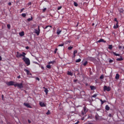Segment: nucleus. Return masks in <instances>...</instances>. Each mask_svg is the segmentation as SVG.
Returning a JSON list of instances; mask_svg holds the SVG:
<instances>
[{
    "instance_id": "obj_1",
    "label": "nucleus",
    "mask_w": 124,
    "mask_h": 124,
    "mask_svg": "<svg viewBox=\"0 0 124 124\" xmlns=\"http://www.w3.org/2000/svg\"><path fill=\"white\" fill-rule=\"evenodd\" d=\"M14 87L15 88H18V89H23L24 88V85H23V83H19L18 82H16L15 84L14 85Z\"/></svg>"
},
{
    "instance_id": "obj_2",
    "label": "nucleus",
    "mask_w": 124,
    "mask_h": 124,
    "mask_svg": "<svg viewBox=\"0 0 124 124\" xmlns=\"http://www.w3.org/2000/svg\"><path fill=\"white\" fill-rule=\"evenodd\" d=\"M22 60L24 61L27 65H30L31 64V62L30 61V59H29V58H26V56H25V57L22 58Z\"/></svg>"
},
{
    "instance_id": "obj_3",
    "label": "nucleus",
    "mask_w": 124,
    "mask_h": 124,
    "mask_svg": "<svg viewBox=\"0 0 124 124\" xmlns=\"http://www.w3.org/2000/svg\"><path fill=\"white\" fill-rule=\"evenodd\" d=\"M26 53L22 52V54L20 53L19 52H16V58H21V57H23V58H25V56H26Z\"/></svg>"
},
{
    "instance_id": "obj_4",
    "label": "nucleus",
    "mask_w": 124,
    "mask_h": 124,
    "mask_svg": "<svg viewBox=\"0 0 124 124\" xmlns=\"http://www.w3.org/2000/svg\"><path fill=\"white\" fill-rule=\"evenodd\" d=\"M106 91H107V92H110L111 91V87H107V86L105 85L104 86V91L105 92Z\"/></svg>"
},
{
    "instance_id": "obj_5",
    "label": "nucleus",
    "mask_w": 124,
    "mask_h": 124,
    "mask_svg": "<svg viewBox=\"0 0 124 124\" xmlns=\"http://www.w3.org/2000/svg\"><path fill=\"white\" fill-rule=\"evenodd\" d=\"M34 32L37 34V35H39L40 33V29L39 28V26L38 27V30L34 29Z\"/></svg>"
},
{
    "instance_id": "obj_6",
    "label": "nucleus",
    "mask_w": 124,
    "mask_h": 124,
    "mask_svg": "<svg viewBox=\"0 0 124 124\" xmlns=\"http://www.w3.org/2000/svg\"><path fill=\"white\" fill-rule=\"evenodd\" d=\"M15 82L13 81H10L9 82H8L6 83V85H7V86H14V85H15Z\"/></svg>"
},
{
    "instance_id": "obj_7",
    "label": "nucleus",
    "mask_w": 124,
    "mask_h": 124,
    "mask_svg": "<svg viewBox=\"0 0 124 124\" xmlns=\"http://www.w3.org/2000/svg\"><path fill=\"white\" fill-rule=\"evenodd\" d=\"M23 104L24 106H26V107H27L28 108H32L31 106L29 103H24Z\"/></svg>"
},
{
    "instance_id": "obj_8",
    "label": "nucleus",
    "mask_w": 124,
    "mask_h": 124,
    "mask_svg": "<svg viewBox=\"0 0 124 124\" xmlns=\"http://www.w3.org/2000/svg\"><path fill=\"white\" fill-rule=\"evenodd\" d=\"M61 32H62V30L60 29V28H57V32H56L57 34L58 35H60Z\"/></svg>"
},
{
    "instance_id": "obj_9",
    "label": "nucleus",
    "mask_w": 124,
    "mask_h": 124,
    "mask_svg": "<svg viewBox=\"0 0 124 124\" xmlns=\"http://www.w3.org/2000/svg\"><path fill=\"white\" fill-rule=\"evenodd\" d=\"M39 105L41 106V107H46V105L44 103H43L41 101L39 102Z\"/></svg>"
},
{
    "instance_id": "obj_10",
    "label": "nucleus",
    "mask_w": 124,
    "mask_h": 124,
    "mask_svg": "<svg viewBox=\"0 0 124 124\" xmlns=\"http://www.w3.org/2000/svg\"><path fill=\"white\" fill-rule=\"evenodd\" d=\"M24 70L25 71V72L27 73V75H31V73H30V71H29V70H27V69H24Z\"/></svg>"
},
{
    "instance_id": "obj_11",
    "label": "nucleus",
    "mask_w": 124,
    "mask_h": 124,
    "mask_svg": "<svg viewBox=\"0 0 124 124\" xmlns=\"http://www.w3.org/2000/svg\"><path fill=\"white\" fill-rule=\"evenodd\" d=\"M97 42L98 43H100V42H103L104 43H106V41L104 40V39L101 38V39L99 40Z\"/></svg>"
},
{
    "instance_id": "obj_12",
    "label": "nucleus",
    "mask_w": 124,
    "mask_h": 124,
    "mask_svg": "<svg viewBox=\"0 0 124 124\" xmlns=\"http://www.w3.org/2000/svg\"><path fill=\"white\" fill-rule=\"evenodd\" d=\"M116 61L118 62H122V61H124V58L122 56H120V58H117Z\"/></svg>"
},
{
    "instance_id": "obj_13",
    "label": "nucleus",
    "mask_w": 124,
    "mask_h": 124,
    "mask_svg": "<svg viewBox=\"0 0 124 124\" xmlns=\"http://www.w3.org/2000/svg\"><path fill=\"white\" fill-rule=\"evenodd\" d=\"M43 89H45L44 92L46 93V94H48V92H49V90H48V89L43 87Z\"/></svg>"
},
{
    "instance_id": "obj_14",
    "label": "nucleus",
    "mask_w": 124,
    "mask_h": 124,
    "mask_svg": "<svg viewBox=\"0 0 124 124\" xmlns=\"http://www.w3.org/2000/svg\"><path fill=\"white\" fill-rule=\"evenodd\" d=\"M90 88L91 91H94L96 89L94 86H90Z\"/></svg>"
},
{
    "instance_id": "obj_15",
    "label": "nucleus",
    "mask_w": 124,
    "mask_h": 124,
    "mask_svg": "<svg viewBox=\"0 0 124 124\" xmlns=\"http://www.w3.org/2000/svg\"><path fill=\"white\" fill-rule=\"evenodd\" d=\"M118 28H119V22H117L116 25L113 26V28L115 29H118Z\"/></svg>"
},
{
    "instance_id": "obj_16",
    "label": "nucleus",
    "mask_w": 124,
    "mask_h": 124,
    "mask_svg": "<svg viewBox=\"0 0 124 124\" xmlns=\"http://www.w3.org/2000/svg\"><path fill=\"white\" fill-rule=\"evenodd\" d=\"M83 111L84 113H87L88 112V109L87 108V107H83Z\"/></svg>"
},
{
    "instance_id": "obj_17",
    "label": "nucleus",
    "mask_w": 124,
    "mask_h": 124,
    "mask_svg": "<svg viewBox=\"0 0 124 124\" xmlns=\"http://www.w3.org/2000/svg\"><path fill=\"white\" fill-rule=\"evenodd\" d=\"M115 79L116 80H119V79H120V75H119V74H116L115 76Z\"/></svg>"
},
{
    "instance_id": "obj_18",
    "label": "nucleus",
    "mask_w": 124,
    "mask_h": 124,
    "mask_svg": "<svg viewBox=\"0 0 124 124\" xmlns=\"http://www.w3.org/2000/svg\"><path fill=\"white\" fill-rule=\"evenodd\" d=\"M105 109L107 110V111H109L110 110V107L109 106H108V105L106 106Z\"/></svg>"
},
{
    "instance_id": "obj_19",
    "label": "nucleus",
    "mask_w": 124,
    "mask_h": 124,
    "mask_svg": "<svg viewBox=\"0 0 124 124\" xmlns=\"http://www.w3.org/2000/svg\"><path fill=\"white\" fill-rule=\"evenodd\" d=\"M112 53L114 55V56H116V57H120V54L116 53L115 52H112Z\"/></svg>"
},
{
    "instance_id": "obj_20",
    "label": "nucleus",
    "mask_w": 124,
    "mask_h": 124,
    "mask_svg": "<svg viewBox=\"0 0 124 124\" xmlns=\"http://www.w3.org/2000/svg\"><path fill=\"white\" fill-rule=\"evenodd\" d=\"M19 35L20 36H24V35H25V32L24 31L19 32Z\"/></svg>"
},
{
    "instance_id": "obj_21",
    "label": "nucleus",
    "mask_w": 124,
    "mask_h": 124,
    "mask_svg": "<svg viewBox=\"0 0 124 124\" xmlns=\"http://www.w3.org/2000/svg\"><path fill=\"white\" fill-rule=\"evenodd\" d=\"M67 75H70V76H73V73H71V72L68 71Z\"/></svg>"
},
{
    "instance_id": "obj_22",
    "label": "nucleus",
    "mask_w": 124,
    "mask_h": 124,
    "mask_svg": "<svg viewBox=\"0 0 124 124\" xmlns=\"http://www.w3.org/2000/svg\"><path fill=\"white\" fill-rule=\"evenodd\" d=\"M55 62H56V61H50L49 62H48V64H54V63H55Z\"/></svg>"
},
{
    "instance_id": "obj_23",
    "label": "nucleus",
    "mask_w": 124,
    "mask_h": 124,
    "mask_svg": "<svg viewBox=\"0 0 124 124\" xmlns=\"http://www.w3.org/2000/svg\"><path fill=\"white\" fill-rule=\"evenodd\" d=\"M119 11L120 13H124V9L120 8L119 9Z\"/></svg>"
},
{
    "instance_id": "obj_24",
    "label": "nucleus",
    "mask_w": 124,
    "mask_h": 124,
    "mask_svg": "<svg viewBox=\"0 0 124 124\" xmlns=\"http://www.w3.org/2000/svg\"><path fill=\"white\" fill-rule=\"evenodd\" d=\"M32 19H33V17H32V16H31V18H29L27 19V21L28 22H31V21H32Z\"/></svg>"
},
{
    "instance_id": "obj_25",
    "label": "nucleus",
    "mask_w": 124,
    "mask_h": 124,
    "mask_svg": "<svg viewBox=\"0 0 124 124\" xmlns=\"http://www.w3.org/2000/svg\"><path fill=\"white\" fill-rule=\"evenodd\" d=\"M100 101L101 102V105H102L103 104H104V103H105V102H106V100H102V99H101Z\"/></svg>"
},
{
    "instance_id": "obj_26",
    "label": "nucleus",
    "mask_w": 124,
    "mask_h": 124,
    "mask_svg": "<svg viewBox=\"0 0 124 124\" xmlns=\"http://www.w3.org/2000/svg\"><path fill=\"white\" fill-rule=\"evenodd\" d=\"M112 48H113V45H110L108 46V49H109L110 50H112Z\"/></svg>"
},
{
    "instance_id": "obj_27",
    "label": "nucleus",
    "mask_w": 124,
    "mask_h": 124,
    "mask_svg": "<svg viewBox=\"0 0 124 124\" xmlns=\"http://www.w3.org/2000/svg\"><path fill=\"white\" fill-rule=\"evenodd\" d=\"M21 16L22 17H23L24 18H25V17H26V16H27V15L25 13H23L21 14Z\"/></svg>"
},
{
    "instance_id": "obj_28",
    "label": "nucleus",
    "mask_w": 124,
    "mask_h": 124,
    "mask_svg": "<svg viewBox=\"0 0 124 124\" xmlns=\"http://www.w3.org/2000/svg\"><path fill=\"white\" fill-rule=\"evenodd\" d=\"M85 114H86V113H85L84 110H82V111H81L82 116H84V115H85Z\"/></svg>"
},
{
    "instance_id": "obj_29",
    "label": "nucleus",
    "mask_w": 124,
    "mask_h": 124,
    "mask_svg": "<svg viewBox=\"0 0 124 124\" xmlns=\"http://www.w3.org/2000/svg\"><path fill=\"white\" fill-rule=\"evenodd\" d=\"M81 62V59H77V60L76 61V62Z\"/></svg>"
},
{
    "instance_id": "obj_30",
    "label": "nucleus",
    "mask_w": 124,
    "mask_h": 124,
    "mask_svg": "<svg viewBox=\"0 0 124 124\" xmlns=\"http://www.w3.org/2000/svg\"><path fill=\"white\" fill-rule=\"evenodd\" d=\"M51 114V112H50L49 110H47V112L46 113V115H50Z\"/></svg>"
},
{
    "instance_id": "obj_31",
    "label": "nucleus",
    "mask_w": 124,
    "mask_h": 124,
    "mask_svg": "<svg viewBox=\"0 0 124 124\" xmlns=\"http://www.w3.org/2000/svg\"><path fill=\"white\" fill-rule=\"evenodd\" d=\"M7 27L9 30H10V28H11V26H10V24H7Z\"/></svg>"
},
{
    "instance_id": "obj_32",
    "label": "nucleus",
    "mask_w": 124,
    "mask_h": 124,
    "mask_svg": "<svg viewBox=\"0 0 124 124\" xmlns=\"http://www.w3.org/2000/svg\"><path fill=\"white\" fill-rule=\"evenodd\" d=\"M87 64H88V61H86V62L83 63L84 66H86V65H87Z\"/></svg>"
},
{
    "instance_id": "obj_33",
    "label": "nucleus",
    "mask_w": 124,
    "mask_h": 124,
    "mask_svg": "<svg viewBox=\"0 0 124 124\" xmlns=\"http://www.w3.org/2000/svg\"><path fill=\"white\" fill-rule=\"evenodd\" d=\"M100 79H104V76L103 75H102L100 77Z\"/></svg>"
},
{
    "instance_id": "obj_34",
    "label": "nucleus",
    "mask_w": 124,
    "mask_h": 124,
    "mask_svg": "<svg viewBox=\"0 0 124 124\" xmlns=\"http://www.w3.org/2000/svg\"><path fill=\"white\" fill-rule=\"evenodd\" d=\"M74 4L75 5V6H78V3H77V2H74Z\"/></svg>"
},
{
    "instance_id": "obj_35",
    "label": "nucleus",
    "mask_w": 124,
    "mask_h": 124,
    "mask_svg": "<svg viewBox=\"0 0 124 124\" xmlns=\"http://www.w3.org/2000/svg\"><path fill=\"white\" fill-rule=\"evenodd\" d=\"M73 48V46H69L68 47V50H72V48Z\"/></svg>"
},
{
    "instance_id": "obj_36",
    "label": "nucleus",
    "mask_w": 124,
    "mask_h": 124,
    "mask_svg": "<svg viewBox=\"0 0 124 124\" xmlns=\"http://www.w3.org/2000/svg\"><path fill=\"white\" fill-rule=\"evenodd\" d=\"M46 67H47V68H48V69H50V68H51V65H46Z\"/></svg>"
},
{
    "instance_id": "obj_37",
    "label": "nucleus",
    "mask_w": 124,
    "mask_h": 124,
    "mask_svg": "<svg viewBox=\"0 0 124 124\" xmlns=\"http://www.w3.org/2000/svg\"><path fill=\"white\" fill-rule=\"evenodd\" d=\"M77 53H78V51L77 50H74V53L73 55H75L76 54H77Z\"/></svg>"
},
{
    "instance_id": "obj_38",
    "label": "nucleus",
    "mask_w": 124,
    "mask_h": 124,
    "mask_svg": "<svg viewBox=\"0 0 124 124\" xmlns=\"http://www.w3.org/2000/svg\"><path fill=\"white\" fill-rule=\"evenodd\" d=\"M97 96V94H94L92 96V97H96Z\"/></svg>"
},
{
    "instance_id": "obj_39",
    "label": "nucleus",
    "mask_w": 124,
    "mask_h": 124,
    "mask_svg": "<svg viewBox=\"0 0 124 124\" xmlns=\"http://www.w3.org/2000/svg\"><path fill=\"white\" fill-rule=\"evenodd\" d=\"M63 45H64V44H60V45H59V47H62V46H63Z\"/></svg>"
},
{
    "instance_id": "obj_40",
    "label": "nucleus",
    "mask_w": 124,
    "mask_h": 124,
    "mask_svg": "<svg viewBox=\"0 0 124 124\" xmlns=\"http://www.w3.org/2000/svg\"><path fill=\"white\" fill-rule=\"evenodd\" d=\"M24 10H25V8H22L21 9L20 13H22V12H23V11H24Z\"/></svg>"
},
{
    "instance_id": "obj_41",
    "label": "nucleus",
    "mask_w": 124,
    "mask_h": 124,
    "mask_svg": "<svg viewBox=\"0 0 124 124\" xmlns=\"http://www.w3.org/2000/svg\"><path fill=\"white\" fill-rule=\"evenodd\" d=\"M57 51H58V48H55L54 50V54H57Z\"/></svg>"
},
{
    "instance_id": "obj_42",
    "label": "nucleus",
    "mask_w": 124,
    "mask_h": 124,
    "mask_svg": "<svg viewBox=\"0 0 124 124\" xmlns=\"http://www.w3.org/2000/svg\"><path fill=\"white\" fill-rule=\"evenodd\" d=\"M46 10H47V8H44L43 10V12H45V11H46Z\"/></svg>"
},
{
    "instance_id": "obj_43",
    "label": "nucleus",
    "mask_w": 124,
    "mask_h": 124,
    "mask_svg": "<svg viewBox=\"0 0 124 124\" xmlns=\"http://www.w3.org/2000/svg\"><path fill=\"white\" fill-rule=\"evenodd\" d=\"M113 62V60H111V59H110L109 61V62L110 63Z\"/></svg>"
},
{
    "instance_id": "obj_44",
    "label": "nucleus",
    "mask_w": 124,
    "mask_h": 124,
    "mask_svg": "<svg viewBox=\"0 0 124 124\" xmlns=\"http://www.w3.org/2000/svg\"><path fill=\"white\" fill-rule=\"evenodd\" d=\"M36 79L37 80V81H40V79L39 78H38V77H37V78H36Z\"/></svg>"
},
{
    "instance_id": "obj_45",
    "label": "nucleus",
    "mask_w": 124,
    "mask_h": 124,
    "mask_svg": "<svg viewBox=\"0 0 124 124\" xmlns=\"http://www.w3.org/2000/svg\"><path fill=\"white\" fill-rule=\"evenodd\" d=\"M114 21H115V22H117V23H118V20L117 19V18H114Z\"/></svg>"
},
{
    "instance_id": "obj_46",
    "label": "nucleus",
    "mask_w": 124,
    "mask_h": 124,
    "mask_svg": "<svg viewBox=\"0 0 124 124\" xmlns=\"http://www.w3.org/2000/svg\"><path fill=\"white\" fill-rule=\"evenodd\" d=\"M108 116L110 117V118H112V114H111V113H109L108 114Z\"/></svg>"
},
{
    "instance_id": "obj_47",
    "label": "nucleus",
    "mask_w": 124,
    "mask_h": 124,
    "mask_svg": "<svg viewBox=\"0 0 124 124\" xmlns=\"http://www.w3.org/2000/svg\"><path fill=\"white\" fill-rule=\"evenodd\" d=\"M60 9H62V6H60L58 8V10H60Z\"/></svg>"
},
{
    "instance_id": "obj_48",
    "label": "nucleus",
    "mask_w": 124,
    "mask_h": 124,
    "mask_svg": "<svg viewBox=\"0 0 124 124\" xmlns=\"http://www.w3.org/2000/svg\"><path fill=\"white\" fill-rule=\"evenodd\" d=\"M8 5H10V6H11V5H12V3H11V2H9L8 3Z\"/></svg>"
},
{
    "instance_id": "obj_49",
    "label": "nucleus",
    "mask_w": 124,
    "mask_h": 124,
    "mask_svg": "<svg viewBox=\"0 0 124 124\" xmlns=\"http://www.w3.org/2000/svg\"><path fill=\"white\" fill-rule=\"evenodd\" d=\"M0 124H3V121H2V120L0 121Z\"/></svg>"
},
{
    "instance_id": "obj_50",
    "label": "nucleus",
    "mask_w": 124,
    "mask_h": 124,
    "mask_svg": "<svg viewBox=\"0 0 124 124\" xmlns=\"http://www.w3.org/2000/svg\"><path fill=\"white\" fill-rule=\"evenodd\" d=\"M118 48L119 49H122V48H123V46H119Z\"/></svg>"
},
{
    "instance_id": "obj_51",
    "label": "nucleus",
    "mask_w": 124,
    "mask_h": 124,
    "mask_svg": "<svg viewBox=\"0 0 124 124\" xmlns=\"http://www.w3.org/2000/svg\"><path fill=\"white\" fill-rule=\"evenodd\" d=\"M20 78H21V76L19 75L18 76H17L18 79H20Z\"/></svg>"
},
{
    "instance_id": "obj_52",
    "label": "nucleus",
    "mask_w": 124,
    "mask_h": 124,
    "mask_svg": "<svg viewBox=\"0 0 124 124\" xmlns=\"http://www.w3.org/2000/svg\"><path fill=\"white\" fill-rule=\"evenodd\" d=\"M28 121L29 124H31V120H28Z\"/></svg>"
},
{
    "instance_id": "obj_53",
    "label": "nucleus",
    "mask_w": 124,
    "mask_h": 124,
    "mask_svg": "<svg viewBox=\"0 0 124 124\" xmlns=\"http://www.w3.org/2000/svg\"><path fill=\"white\" fill-rule=\"evenodd\" d=\"M48 28H49V26H46L44 29H45V30H46V29H47Z\"/></svg>"
},
{
    "instance_id": "obj_54",
    "label": "nucleus",
    "mask_w": 124,
    "mask_h": 124,
    "mask_svg": "<svg viewBox=\"0 0 124 124\" xmlns=\"http://www.w3.org/2000/svg\"><path fill=\"white\" fill-rule=\"evenodd\" d=\"M26 49H27V50H28V49H30V47L29 46H26Z\"/></svg>"
},
{
    "instance_id": "obj_55",
    "label": "nucleus",
    "mask_w": 124,
    "mask_h": 124,
    "mask_svg": "<svg viewBox=\"0 0 124 124\" xmlns=\"http://www.w3.org/2000/svg\"><path fill=\"white\" fill-rule=\"evenodd\" d=\"M41 68L42 69H43V70L44 69V67H43V66H41Z\"/></svg>"
},
{
    "instance_id": "obj_56",
    "label": "nucleus",
    "mask_w": 124,
    "mask_h": 124,
    "mask_svg": "<svg viewBox=\"0 0 124 124\" xmlns=\"http://www.w3.org/2000/svg\"><path fill=\"white\" fill-rule=\"evenodd\" d=\"M31 5V2H29L28 3V5Z\"/></svg>"
},
{
    "instance_id": "obj_57",
    "label": "nucleus",
    "mask_w": 124,
    "mask_h": 124,
    "mask_svg": "<svg viewBox=\"0 0 124 124\" xmlns=\"http://www.w3.org/2000/svg\"><path fill=\"white\" fill-rule=\"evenodd\" d=\"M88 59H94L93 57H89Z\"/></svg>"
},
{
    "instance_id": "obj_58",
    "label": "nucleus",
    "mask_w": 124,
    "mask_h": 124,
    "mask_svg": "<svg viewBox=\"0 0 124 124\" xmlns=\"http://www.w3.org/2000/svg\"><path fill=\"white\" fill-rule=\"evenodd\" d=\"M1 97H2V99H3V97H4L3 95H2H2H1Z\"/></svg>"
},
{
    "instance_id": "obj_59",
    "label": "nucleus",
    "mask_w": 124,
    "mask_h": 124,
    "mask_svg": "<svg viewBox=\"0 0 124 124\" xmlns=\"http://www.w3.org/2000/svg\"><path fill=\"white\" fill-rule=\"evenodd\" d=\"M48 28L49 27V28H52V26H51V25H48Z\"/></svg>"
},
{
    "instance_id": "obj_60",
    "label": "nucleus",
    "mask_w": 124,
    "mask_h": 124,
    "mask_svg": "<svg viewBox=\"0 0 124 124\" xmlns=\"http://www.w3.org/2000/svg\"><path fill=\"white\" fill-rule=\"evenodd\" d=\"M77 81H78V80H77V79H75V80H74V82H76Z\"/></svg>"
},
{
    "instance_id": "obj_61",
    "label": "nucleus",
    "mask_w": 124,
    "mask_h": 124,
    "mask_svg": "<svg viewBox=\"0 0 124 124\" xmlns=\"http://www.w3.org/2000/svg\"><path fill=\"white\" fill-rule=\"evenodd\" d=\"M2 58H1V56H0V61H1Z\"/></svg>"
},
{
    "instance_id": "obj_62",
    "label": "nucleus",
    "mask_w": 124,
    "mask_h": 124,
    "mask_svg": "<svg viewBox=\"0 0 124 124\" xmlns=\"http://www.w3.org/2000/svg\"><path fill=\"white\" fill-rule=\"evenodd\" d=\"M74 55V58H75V57L76 56V54H73Z\"/></svg>"
},
{
    "instance_id": "obj_63",
    "label": "nucleus",
    "mask_w": 124,
    "mask_h": 124,
    "mask_svg": "<svg viewBox=\"0 0 124 124\" xmlns=\"http://www.w3.org/2000/svg\"><path fill=\"white\" fill-rule=\"evenodd\" d=\"M84 118L83 117V118L81 119V120H82V121H84Z\"/></svg>"
},
{
    "instance_id": "obj_64",
    "label": "nucleus",
    "mask_w": 124,
    "mask_h": 124,
    "mask_svg": "<svg viewBox=\"0 0 124 124\" xmlns=\"http://www.w3.org/2000/svg\"><path fill=\"white\" fill-rule=\"evenodd\" d=\"M122 48L124 50V46H123Z\"/></svg>"
}]
</instances>
